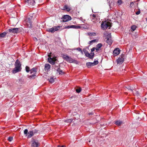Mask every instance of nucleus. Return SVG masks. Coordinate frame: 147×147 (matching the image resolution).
<instances>
[{"label":"nucleus","mask_w":147,"mask_h":147,"mask_svg":"<svg viewBox=\"0 0 147 147\" xmlns=\"http://www.w3.org/2000/svg\"><path fill=\"white\" fill-rule=\"evenodd\" d=\"M14 65L15 67L11 71L12 73L15 74L21 71L22 64L18 59L16 60Z\"/></svg>","instance_id":"obj_1"},{"label":"nucleus","mask_w":147,"mask_h":147,"mask_svg":"<svg viewBox=\"0 0 147 147\" xmlns=\"http://www.w3.org/2000/svg\"><path fill=\"white\" fill-rule=\"evenodd\" d=\"M62 56L63 59L67 61L70 63H74L76 64H78L79 62L76 60L73 59L71 57H69L67 55L63 54Z\"/></svg>","instance_id":"obj_2"},{"label":"nucleus","mask_w":147,"mask_h":147,"mask_svg":"<svg viewBox=\"0 0 147 147\" xmlns=\"http://www.w3.org/2000/svg\"><path fill=\"white\" fill-rule=\"evenodd\" d=\"M105 41L108 43L109 45V47H110V32L107 31H105L104 33Z\"/></svg>","instance_id":"obj_3"},{"label":"nucleus","mask_w":147,"mask_h":147,"mask_svg":"<svg viewBox=\"0 0 147 147\" xmlns=\"http://www.w3.org/2000/svg\"><path fill=\"white\" fill-rule=\"evenodd\" d=\"M70 28H74V29H79L81 28H82L84 29H86V28L84 27H81L80 26H76L75 25H68L66 26H65V27L63 29H61V30H63L64 29H69Z\"/></svg>","instance_id":"obj_4"},{"label":"nucleus","mask_w":147,"mask_h":147,"mask_svg":"<svg viewBox=\"0 0 147 147\" xmlns=\"http://www.w3.org/2000/svg\"><path fill=\"white\" fill-rule=\"evenodd\" d=\"M98 63V60H94L93 62H87L86 63V66L88 68H90L92 66L96 65Z\"/></svg>","instance_id":"obj_5"},{"label":"nucleus","mask_w":147,"mask_h":147,"mask_svg":"<svg viewBox=\"0 0 147 147\" xmlns=\"http://www.w3.org/2000/svg\"><path fill=\"white\" fill-rule=\"evenodd\" d=\"M61 19H62V21L63 22H67L71 20V17L68 15H64L61 18Z\"/></svg>","instance_id":"obj_6"},{"label":"nucleus","mask_w":147,"mask_h":147,"mask_svg":"<svg viewBox=\"0 0 147 147\" xmlns=\"http://www.w3.org/2000/svg\"><path fill=\"white\" fill-rule=\"evenodd\" d=\"M125 56L124 54H122L117 59V64H121L124 62Z\"/></svg>","instance_id":"obj_7"},{"label":"nucleus","mask_w":147,"mask_h":147,"mask_svg":"<svg viewBox=\"0 0 147 147\" xmlns=\"http://www.w3.org/2000/svg\"><path fill=\"white\" fill-rule=\"evenodd\" d=\"M111 16H112V19H115L118 16L117 12L116 9L112 10L111 9Z\"/></svg>","instance_id":"obj_8"},{"label":"nucleus","mask_w":147,"mask_h":147,"mask_svg":"<svg viewBox=\"0 0 147 147\" xmlns=\"http://www.w3.org/2000/svg\"><path fill=\"white\" fill-rule=\"evenodd\" d=\"M32 20L31 18L29 17H28L26 19L27 26L28 28H32Z\"/></svg>","instance_id":"obj_9"},{"label":"nucleus","mask_w":147,"mask_h":147,"mask_svg":"<svg viewBox=\"0 0 147 147\" xmlns=\"http://www.w3.org/2000/svg\"><path fill=\"white\" fill-rule=\"evenodd\" d=\"M18 29L17 28H11L7 30V32L9 34V33H13L14 34H18L17 30H18Z\"/></svg>","instance_id":"obj_10"},{"label":"nucleus","mask_w":147,"mask_h":147,"mask_svg":"<svg viewBox=\"0 0 147 147\" xmlns=\"http://www.w3.org/2000/svg\"><path fill=\"white\" fill-rule=\"evenodd\" d=\"M32 142L31 146L32 147H38L39 143L38 140H35L34 139L32 138Z\"/></svg>","instance_id":"obj_11"},{"label":"nucleus","mask_w":147,"mask_h":147,"mask_svg":"<svg viewBox=\"0 0 147 147\" xmlns=\"http://www.w3.org/2000/svg\"><path fill=\"white\" fill-rule=\"evenodd\" d=\"M109 27V26L107 24V22L106 21L102 22L101 25V28L104 30H105Z\"/></svg>","instance_id":"obj_12"},{"label":"nucleus","mask_w":147,"mask_h":147,"mask_svg":"<svg viewBox=\"0 0 147 147\" xmlns=\"http://www.w3.org/2000/svg\"><path fill=\"white\" fill-rule=\"evenodd\" d=\"M25 2L26 4H27L28 5L33 6L35 3L34 0H25Z\"/></svg>","instance_id":"obj_13"},{"label":"nucleus","mask_w":147,"mask_h":147,"mask_svg":"<svg viewBox=\"0 0 147 147\" xmlns=\"http://www.w3.org/2000/svg\"><path fill=\"white\" fill-rule=\"evenodd\" d=\"M120 50L119 48H116L113 51V54L114 57L118 55L120 53Z\"/></svg>","instance_id":"obj_14"},{"label":"nucleus","mask_w":147,"mask_h":147,"mask_svg":"<svg viewBox=\"0 0 147 147\" xmlns=\"http://www.w3.org/2000/svg\"><path fill=\"white\" fill-rule=\"evenodd\" d=\"M83 51L85 56L90 59V54L88 53V51L86 49H83Z\"/></svg>","instance_id":"obj_15"},{"label":"nucleus","mask_w":147,"mask_h":147,"mask_svg":"<svg viewBox=\"0 0 147 147\" xmlns=\"http://www.w3.org/2000/svg\"><path fill=\"white\" fill-rule=\"evenodd\" d=\"M48 61L52 65H54L55 62L53 60V58L51 57H48L47 59Z\"/></svg>","instance_id":"obj_16"},{"label":"nucleus","mask_w":147,"mask_h":147,"mask_svg":"<svg viewBox=\"0 0 147 147\" xmlns=\"http://www.w3.org/2000/svg\"><path fill=\"white\" fill-rule=\"evenodd\" d=\"M7 34H8L7 30L0 34V39L4 38Z\"/></svg>","instance_id":"obj_17"},{"label":"nucleus","mask_w":147,"mask_h":147,"mask_svg":"<svg viewBox=\"0 0 147 147\" xmlns=\"http://www.w3.org/2000/svg\"><path fill=\"white\" fill-rule=\"evenodd\" d=\"M36 74V73H33L30 75H28V78L30 79H34L37 77Z\"/></svg>","instance_id":"obj_18"},{"label":"nucleus","mask_w":147,"mask_h":147,"mask_svg":"<svg viewBox=\"0 0 147 147\" xmlns=\"http://www.w3.org/2000/svg\"><path fill=\"white\" fill-rule=\"evenodd\" d=\"M51 68V65L49 63L46 64L45 66L44 70L45 71L49 70V69Z\"/></svg>","instance_id":"obj_19"},{"label":"nucleus","mask_w":147,"mask_h":147,"mask_svg":"<svg viewBox=\"0 0 147 147\" xmlns=\"http://www.w3.org/2000/svg\"><path fill=\"white\" fill-rule=\"evenodd\" d=\"M33 136V132L32 130H31L28 132L27 134L26 135V136L27 137V138H31Z\"/></svg>","instance_id":"obj_20"},{"label":"nucleus","mask_w":147,"mask_h":147,"mask_svg":"<svg viewBox=\"0 0 147 147\" xmlns=\"http://www.w3.org/2000/svg\"><path fill=\"white\" fill-rule=\"evenodd\" d=\"M46 31L47 32H51L52 33H53L55 32L53 27L51 28H47L46 29Z\"/></svg>","instance_id":"obj_21"},{"label":"nucleus","mask_w":147,"mask_h":147,"mask_svg":"<svg viewBox=\"0 0 147 147\" xmlns=\"http://www.w3.org/2000/svg\"><path fill=\"white\" fill-rule=\"evenodd\" d=\"M57 71L59 74V75H62L65 74V72L63 71L62 70L60 69V68L59 69H57Z\"/></svg>","instance_id":"obj_22"},{"label":"nucleus","mask_w":147,"mask_h":147,"mask_svg":"<svg viewBox=\"0 0 147 147\" xmlns=\"http://www.w3.org/2000/svg\"><path fill=\"white\" fill-rule=\"evenodd\" d=\"M30 74H32L33 73H36L37 72L36 69V68L33 67L31 69H30Z\"/></svg>","instance_id":"obj_23"},{"label":"nucleus","mask_w":147,"mask_h":147,"mask_svg":"<svg viewBox=\"0 0 147 147\" xmlns=\"http://www.w3.org/2000/svg\"><path fill=\"white\" fill-rule=\"evenodd\" d=\"M63 10H66L67 11H70V9L67 5H65L63 7Z\"/></svg>","instance_id":"obj_24"},{"label":"nucleus","mask_w":147,"mask_h":147,"mask_svg":"<svg viewBox=\"0 0 147 147\" xmlns=\"http://www.w3.org/2000/svg\"><path fill=\"white\" fill-rule=\"evenodd\" d=\"M47 80L51 83H53L55 82L54 79L52 77H51L49 78H48Z\"/></svg>","instance_id":"obj_25"},{"label":"nucleus","mask_w":147,"mask_h":147,"mask_svg":"<svg viewBox=\"0 0 147 147\" xmlns=\"http://www.w3.org/2000/svg\"><path fill=\"white\" fill-rule=\"evenodd\" d=\"M96 114V113L95 112V111H93L91 112H89L88 113V115L90 117L91 116H94Z\"/></svg>","instance_id":"obj_26"},{"label":"nucleus","mask_w":147,"mask_h":147,"mask_svg":"<svg viewBox=\"0 0 147 147\" xmlns=\"http://www.w3.org/2000/svg\"><path fill=\"white\" fill-rule=\"evenodd\" d=\"M82 90V89L80 87H78L76 89V91L77 93H80Z\"/></svg>","instance_id":"obj_27"},{"label":"nucleus","mask_w":147,"mask_h":147,"mask_svg":"<svg viewBox=\"0 0 147 147\" xmlns=\"http://www.w3.org/2000/svg\"><path fill=\"white\" fill-rule=\"evenodd\" d=\"M88 34L89 36H95L96 35V33L95 32H88Z\"/></svg>","instance_id":"obj_28"},{"label":"nucleus","mask_w":147,"mask_h":147,"mask_svg":"<svg viewBox=\"0 0 147 147\" xmlns=\"http://www.w3.org/2000/svg\"><path fill=\"white\" fill-rule=\"evenodd\" d=\"M90 54V59H92L94 58V53L93 52H91Z\"/></svg>","instance_id":"obj_29"},{"label":"nucleus","mask_w":147,"mask_h":147,"mask_svg":"<svg viewBox=\"0 0 147 147\" xmlns=\"http://www.w3.org/2000/svg\"><path fill=\"white\" fill-rule=\"evenodd\" d=\"M122 122L121 121H116L115 123L118 126L120 125L121 124H122Z\"/></svg>","instance_id":"obj_30"},{"label":"nucleus","mask_w":147,"mask_h":147,"mask_svg":"<svg viewBox=\"0 0 147 147\" xmlns=\"http://www.w3.org/2000/svg\"><path fill=\"white\" fill-rule=\"evenodd\" d=\"M73 120L72 119H68L67 120H64V121L66 123H71Z\"/></svg>","instance_id":"obj_31"},{"label":"nucleus","mask_w":147,"mask_h":147,"mask_svg":"<svg viewBox=\"0 0 147 147\" xmlns=\"http://www.w3.org/2000/svg\"><path fill=\"white\" fill-rule=\"evenodd\" d=\"M17 28L18 29V31H17L18 33L22 32L23 30V28L22 27Z\"/></svg>","instance_id":"obj_32"},{"label":"nucleus","mask_w":147,"mask_h":147,"mask_svg":"<svg viewBox=\"0 0 147 147\" xmlns=\"http://www.w3.org/2000/svg\"><path fill=\"white\" fill-rule=\"evenodd\" d=\"M30 67L27 66H26L25 67V70L26 71L27 73H28L30 72Z\"/></svg>","instance_id":"obj_33"},{"label":"nucleus","mask_w":147,"mask_h":147,"mask_svg":"<svg viewBox=\"0 0 147 147\" xmlns=\"http://www.w3.org/2000/svg\"><path fill=\"white\" fill-rule=\"evenodd\" d=\"M32 131L33 132V135L34 134H36L37 133H39V132H38V130L36 129L32 130Z\"/></svg>","instance_id":"obj_34"},{"label":"nucleus","mask_w":147,"mask_h":147,"mask_svg":"<svg viewBox=\"0 0 147 147\" xmlns=\"http://www.w3.org/2000/svg\"><path fill=\"white\" fill-rule=\"evenodd\" d=\"M97 41V40L96 39H94L92 40H91L89 41L88 42V44L91 45L92 43L93 42H95Z\"/></svg>","instance_id":"obj_35"},{"label":"nucleus","mask_w":147,"mask_h":147,"mask_svg":"<svg viewBox=\"0 0 147 147\" xmlns=\"http://www.w3.org/2000/svg\"><path fill=\"white\" fill-rule=\"evenodd\" d=\"M78 50V51H81L82 50V49L80 48V47H78V48H76V49H70V50H71L72 51H73L74 50Z\"/></svg>","instance_id":"obj_36"},{"label":"nucleus","mask_w":147,"mask_h":147,"mask_svg":"<svg viewBox=\"0 0 147 147\" xmlns=\"http://www.w3.org/2000/svg\"><path fill=\"white\" fill-rule=\"evenodd\" d=\"M138 117V118L136 119L137 120L138 119L139 120H141L142 118V115L139 113L138 114V115L137 116Z\"/></svg>","instance_id":"obj_37"},{"label":"nucleus","mask_w":147,"mask_h":147,"mask_svg":"<svg viewBox=\"0 0 147 147\" xmlns=\"http://www.w3.org/2000/svg\"><path fill=\"white\" fill-rule=\"evenodd\" d=\"M136 27L135 25H133L131 27V30L134 31L136 29Z\"/></svg>","instance_id":"obj_38"},{"label":"nucleus","mask_w":147,"mask_h":147,"mask_svg":"<svg viewBox=\"0 0 147 147\" xmlns=\"http://www.w3.org/2000/svg\"><path fill=\"white\" fill-rule=\"evenodd\" d=\"M53 68L56 71L57 69H58V68L59 69L60 68V67H58L57 65H53Z\"/></svg>","instance_id":"obj_39"},{"label":"nucleus","mask_w":147,"mask_h":147,"mask_svg":"<svg viewBox=\"0 0 147 147\" xmlns=\"http://www.w3.org/2000/svg\"><path fill=\"white\" fill-rule=\"evenodd\" d=\"M102 46V45L101 43L98 44L96 45V47L100 49Z\"/></svg>","instance_id":"obj_40"},{"label":"nucleus","mask_w":147,"mask_h":147,"mask_svg":"<svg viewBox=\"0 0 147 147\" xmlns=\"http://www.w3.org/2000/svg\"><path fill=\"white\" fill-rule=\"evenodd\" d=\"M127 88L128 90H131L132 92H133V88L132 87H131V86H129L127 87Z\"/></svg>","instance_id":"obj_41"},{"label":"nucleus","mask_w":147,"mask_h":147,"mask_svg":"<svg viewBox=\"0 0 147 147\" xmlns=\"http://www.w3.org/2000/svg\"><path fill=\"white\" fill-rule=\"evenodd\" d=\"M70 98L72 99V100H75L77 98V96L76 95L73 96H71Z\"/></svg>","instance_id":"obj_42"},{"label":"nucleus","mask_w":147,"mask_h":147,"mask_svg":"<svg viewBox=\"0 0 147 147\" xmlns=\"http://www.w3.org/2000/svg\"><path fill=\"white\" fill-rule=\"evenodd\" d=\"M28 129H25L24 131V134L25 135H26L28 133Z\"/></svg>","instance_id":"obj_43"},{"label":"nucleus","mask_w":147,"mask_h":147,"mask_svg":"<svg viewBox=\"0 0 147 147\" xmlns=\"http://www.w3.org/2000/svg\"><path fill=\"white\" fill-rule=\"evenodd\" d=\"M113 25H114V24L111 22V28H112L113 29H115L116 28H117L115 27H114Z\"/></svg>","instance_id":"obj_44"},{"label":"nucleus","mask_w":147,"mask_h":147,"mask_svg":"<svg viewBox=\"0 0 147 147\" xmlns=\"http://www.w3.org/2000/svg\"><path fill=\"white\" fill-rule=\"evenodd\" d=\"M13 137H11V136H10L8 138L7 140L9 142H10L12 141V140H13Z\"/></svg>","instance_id":"obj_45"},{"label":"nucleus","mask_w":147,"mask_h":147,"mask_svg":"<svg viewBox=\"0 0 147 147\" xmlns=\"http://www.w3.org/2000/svg\"><path fill=\"white\" fill-rule=\"evenodd\" d=\"M55 32L58 30L59 28L57 26H54L53 27Z\"/></svg>","instance_id":"obj_46"},{"label":"nucleus","mask_w":147,"mask_h":147,"mask_svg":"<svg viewBox=\"0 0 147 147\" xmlns=\"http://www.w3.org/2000/svg\"><path fill=\"white\" fill-rule=\"evenodd\" d=\"M115 2V1H114L113 0V1H111V5H113V6L114 5Z\"/></svg>","instance_id":"obj_47"},{"label":"nucleus","mask_w":147,"mask_h":147,"mask_svg":"<svg viewBox=\"0 0 147 147\" xmlns=\"http://www.w3.org/2000/svg\"><path fill=\"white\" fill-rule=\"evenodd\" d=\"M135 91H136L135 94L137 95V96H139V95H140L139 93L138 92V91H137L136 90H135Z\"/></svg>","instance_id":"obj_48"},{"label":"nucleus","mask_w":147,"mask_h":147,"mask_svg":"<svg viewBox=\"0 0 147 147\" xmlns=\"http://www.w3.org/2000/svg\"><path fill=\"white\" fill-rule=\"evenodd\" d=\"M107 3H108L109 5V6L110 8V0H107Z\"/></svg>","instance_id":"obj_49"},{"label":"nucleus","mask_w":147,"mask_h":147,"mask_svg":"<svg viewBox=\"0 0 147 147\" xmlns=\"http://www.w3.org/2000/svg\"><path fill=\"white\" fill-rule=\"evenodd\" d=\"M95 47H93L91 49V52H93L95 50Z\"/></svg>","instance_id":"obj_50"},{"label":"nucleus","mask_w":147,"mask_h":147,"mask_svg":"<svg viewBox=\"0 0 147 147\" xmlns=\"http://www.w3.org/2000/svg\"><path fill=\"white\" fill-rule=\"evenodd\" d=\"M117 2L118 3H119V5H120L122 1L121 0H118Z\"/></svg>","instance_id":"obj_51"},{"label":"nucleus","mask_w":147,"mask_h":147,"mask_svg":"<svg viewBox=\"0 0 147 147\" xmlns=\"http://www.w3.org/2000/svg\"><path fill=\"white\" fill-rule=\"evenodd\" d=\"M54 65H57L58 67H60V64L58 63H56V62H55V64Z\"/></svg>","instance_id":"obj_52"},{"label":"nucleus","mask_w":147,"mask_h":147,"mask_svg":"<svg viewBox=\"0 0 147 147\" xmlns=\"http://www.w3.org/2000/svg\"><path fill=\"white\" fill-rule=\"evenodd\" d=\"M140 13V10H139L136 13V15H138Z\"/></svg>","instance_id":"obj_53"},{"label":"nucleus","mask_w":147,"mask_h":147,"mask_svg":"<svg viewBox=\"0 0 147 147\" xmlns=\"http://www.w3.org/2000/svg\"><path fill=\"white\" fill-rule=\"evenodd\" d=\"M57 147H66V146L64 145H63L61 146H60V145H59Z\"/></svg>","instance_id":"obj_54"},{"label":"nucleus","mask_w":147,"mask_h":147,"mask_svg":"<svg viewBox=\"0 0 147 147\" xmlns=\"http://www.w3.org/2000/svg\"><path fill=\"white\" fill-rule=\"evenodd\" d=\"M134 2H131L130 3V5L131 6H132L134 5Z\"/></svg>","instance_id":"obj_55"},{"label":"nucleus","mask_w":147,"mask_h":147,"mask_svg":"<svg viewBox=\"0 0 147 147\" xmlns=\"http://www.w3.org/2000/svg\"><path fill=\"white\" fill-rule=\"evenodd\" d=\"M134 36H135V38H136L138 37V34H137L135 33Z\"/></svg>","instance_id":"obj_56"},{"label":"nucleus","mask_w":147,"mask_h":147,"mask_svg":"<svg viewBox=\"0 0 147 147\" xmlns=\"http://www.w3.org/2000/svg\"><path fill=\"white\" fill-rule=\"evenodd\" d=\"M92 16L94 18H95L96 17V15L93 14L92 15Z\"/></svg>","instance_id":"obj_57"},{"label":"nucleus","mask_w":147,"mask_h":147,"mask_svg":"<svg viewBox=\"0 0 147 147\" xmlns=\"http://www.w3.org/2000/svg\"><path fill=\"white\" fill-rule=\"evenodd\" d=\"M34 40L35 41H37L38 40H37V38H36V37H34Z\"/></svg>","instance_id":"obj_58"},{"label":"nucleus","mask_w":147,"mask_h":147,"mask_svg":"<svg viewBox=\"0 0 147 147\" xmlns=\"http://www.w3.org/2000/svg\"><path fill=\"white\" fill-rule=\"evenodd\" d=\"M95 49H95V50H96V51H98L99 50V48L97 47H96V48L95 47Z\"/></svg>","instance_id":"obj_59"},{"label":"nucleus","mask_w":147,"mask_h":147,"mask_svg":"<svg viewBox=\"0 0 147 147\" xmlns=\"http://www.w3.org/2000/svg\"><path fill=\"white\" fill-rule=\"evenodd\" d=\"M30 18H31L32 19V18H33V16L32 15H30Z\"/></svg>","instance_id":"obj_60"},{"label":"nucleus","mask_w":147,"mask_h":147,"mask_svg":"<svg viewBox=\"0 0 147 147\" xmlns=\"http://www.w3.org/2000/svg\"><path fill=\"white\" fill-rule=\"evenodd\" d=\"M81 53V54H83V50L82 51V50H81V51H80Z\"/></svg>","instance_id":"obj_61"},{"label":"nucleus","mask_w":147,"mask_h":147,"mask_svg":"<svg viewBox=\"0 0 147 147\" xmlns=\"http://www.w3.org/2000/svg\"><path fill=\"white\" fill-rule=\"evenodd\" d=\"M57 26L58 28H61L62 27L61 26Z\"/></svg>","instance_id":"obj_62"},{"label":"nucleus","mask_w":147,"mask_h":147,"mask_svg":"<svg viewBox=\"0 0 147 147\" xmlns=\"http://www.w3.org/2000/svg\"><path fill=\"white\" fill-rule=\"evenodd\" d=\"M111 38V45L112 43V42L113 41V40H112Z\"/></svg>","instance_id":"obj_63"},{"label":"nucleus","mask_w":147,"mask_h":147,"mask_svg":"<svg viewBox=\"0 0 147 147\" xmlns=\"http://www.w3.org/2000/svg\"><path fill=\"white\" fill-rule=\"evenodd\" d=\"M88 140V142L89 143H90V142H91V140Z\"/></svg>","instance_id":"obj_64"}]
</instances>
